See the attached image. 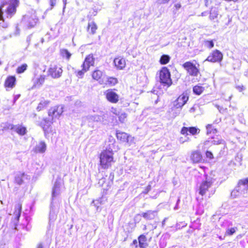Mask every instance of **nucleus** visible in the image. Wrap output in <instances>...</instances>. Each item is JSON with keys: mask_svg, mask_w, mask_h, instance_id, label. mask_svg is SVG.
Masks as SVG:
<instances>
[{"mask_svg": "<svg viewBox=\"0 0 248 248\" xmlns=\"http://www.w3.org/2000/svg\"><path fill=\"white\" fill-rule=\"evenodd\" d=\"M113 155L112 150H106L101 152L100 155V163L102 168L107 169L111 166L113 162Z\"/></svg>", "mask_w": 248, "mask_h": 248, "instance_id": "1", "label": "nucleus"}, {"mask_svg": "<svg viewBox=\"0 0 248 248\" xmlns=\"http://www.w3.org/2000/svg\"><path fill=\"white\" fill-rule=\"evenodd\" d=\"M94 63V58L93 54H89L86 56L84 62L81 65L82 69L80 70H75V73L77 77L82 78L84 74L87 72L91 66Z\"/></svg>", "mask_w": 248, "mask_h": 248, "instance_id": "2", "label": "nucleus"}, {"mask_svg": "<svg viewBox=\"0 0 248 248\" xmlns=\"http://www.w3.org/2000/svg\"><path fill=\"white\" fill-rule=\"evenodd\" d=\"M248 190V178L239 180L237 186L232 191L231 195L235 198L239 195L246 193Z\"/></svg>", "mask_w": 248, "mask_h": 248, "instance_id": "3", "label": "nucleus"}, {"mask_svg": "<svg viewBox=\"0 0 248 248\" xmlns=\"http://www.w3.org/2000/svg\"><path fill=\"white\" fill-rule=\"evenodd\" d=\"M159 79L160 83L164 86H166L167 88H168L172 84L170 74L167 67H163L160 71Z\"/></svg>", "mask_w": 248, "mask_h": 248, "instance_id": "4", "label": "nucleus"}, {"mask_svg": "<svg viewBox=\"0 0 248 248\" xmlns=\"http://www.w3.org/2000/svg\"><path fill=\"white\" fill-rule=\"evenodd\" d=\"M63 189V184L61 180H56L52 189V200H54L61 194Z\"/></svg>", "mask_w": 248, "mask_h": 248, "instance_id": "5", "label": "nucleus"}, {"mask_svg": "<svg viewBox=\"0 0 248 248\" xmlns=\"http://www.w3.org/2000/svg\"><path fill=\"white\" fill-rule=\"evenodd\" d=\"M183 66L190 76L197 77L200 73L199 69L195 65L190 62L184 63Z\"/></svg>", "mask_w": 248, "mask_h": 248, "instance_id": "6", "label": "nucleus"}, {"mask_svg": "<svg viewBox=\"0 0 248 248\" xmlns=\"http://www.w3.org/2000/svg\"><path fill=\"white\" fill-rule=\"evenodd\" d=\"M62 72V68L56 65H51L48 70V75L54 78H60Z\"/></svg>", "mask_w": 248, "mask_h": 248, "instance_id": "7", "label": "nucleus"}, {"mask_svg": "<svg viewBox=\"0 0 248 248\" xmlns=\"http://www.w3.org/2000/svg\"><path fill=\"white\" fill-rule=\"evenodd\" d=\"M18 0H11L10 4L6 11V15L7 18H11L16 13V8L18 6Z\"/></svg>", "mask_w": 248, "mask_h": 248, "instance_id": "8", "label": "nucleus"}, {"mask_svg": "<svg viewBox=\"0 0 248 248\" xmlns=\"http://www.w3.org/2000/svg\"><path fill=\"white\" fill-rule=\"evenodd\" d=\"M107 99L112 103H116L119 99V96L111 89H108L104 92Z\"/></svg>", "mask_w": 248, "mask_h": 248, "instance_id": "9", "label": "nucleus"}, {"mask_svg": "<svg viewBox=\"0 0 248 248\" xmlns=\"http://www.w3.org/2000/svg\"><path fill=\"white\" fill-rule=\"evenodd\" d=\"M22 210V204L20 203L16 204L15 206L14 211L13 212V216L14 218L12 219V221L15 226H16L18 222L19 217H20Z\"/></svg>", "mask_w": 248, "mask_h": 248, "instance_id": "10", "label": "nucleus"}, {"mask_svg": "<svg viewBox=\"0 0 248 248\" xmlns=\"http://www.w3.org/2000/svg\"><path fill=\"white\" fill-rule=\"evenodd\" d=\"M188 97L186 95L182 94L173 102V106L176 108H181L186 103Z\"/></svg>", "mask_w": 248, "mask_h": 248, "instance_id": "11", "label": "nucleus"}, {"mask_svg": "<svg viewBox=\"0 0 248 248\" xmlns=\"http://www.w3.org/2000/svg\"><path fill=\"white\" fill-rule=\"evenodd\" d=\"M63 107L62 106H56L49 109L48 115L52 117V118H57L60 116L63 112Z\"/></svg>", "mask_w": 248, "mask_h": 248, "instance_id": "12", "label": "nucleus"}, {"mask_svg": "<svg viewBox=\"0 0 248 248\" xmlns=\"http://www.w3.org/2000/svg\"><path fill=\"white\" fill-rule=\"evenodd\" d=\"M206 135L209 137V138L214 139L217 136V130L216 126L214 123L213 124H208L206 126Z\"/></svg>", "mask_w": 248, "mask_h": 248, "instance_id": "13", "label": "nucleus"}, {"mask_svg": "<svg viewBox=\"0 0 248 248\" xmlns=\"http://www.w3.org/2000/svg\"><path fill=\"white\" fill-rule=\"evenodd\" d=\"M7 128L13 130L20 135H24L26 133L27 131L25 127L19 124L13 125L12 124H8Z\"/></svg>", "mask_w": 248, "mask_h": 248, "instance_id": "14", "label": "nucleus"}, {"mask_svg": "<svg viewBox=\"0 0 248 248\" xmlns=\"http://www.w3.org/2000/svg\"><path fill=\"white\" fill-rule=\"evenodd\" d=\"M46 78V76L44 75H43L37 77H35L34 78H33L32 81L33 84L32 88L40 87L44 84Z\"/></svg>", "mask_w": 248, "mask_h": 248, "instance_id": "15", "label": "nucleus"}, {"mask_svg": "<svg viewBox=\"0 0 248 248\" xmlns=\"http://www.w3.org/2000/svg\"><path fill=\"white\" fill-rule=\"evenodd\" d=\"M118 82L117 78L112 77L103 78L99 81L100 84L106 85L114 86Z\"/></svg>", "mask_w": 248, "mask_h": 248, "instance_id": "16", "label": "nucleus"}, {"mask_svg": "<svg viewBox=\"0 0 248 248\" xmlns=\"http://www.w3.org/2000/svg\"><path fill=\"white\" fill-rule=\"evenodd\" d=\"M212 184V182L209 180L202 182L200 186L199 194L202 196L204 195Z\"/></svg>", "mask_w": 248, "mask_h": 248, "instance_id": "17", "label": "nucleus"}, {"mask_svg": "<svg viewBox=\"0 0 248 248\" xmlns=\"http://www.w3.org/2000/svg\"><path fill=\"white\" fill-rule=\"evenodd\" d=\"M190 159L194 163H198L200 162L202 159L201 154L197 151L192 152L190 155Z\"/></svg>", "mask_w": 248, "mask_h": 248, "instance_id": "18", "label": "nucleus"}, {"mask_svg": "<svg viewBox=\"0 0 248 248\" xmlns=\"http://www.w3.org/2000/svg\"><path fill=\"white\" fill-rule=\"evenodd\" d=\"M230 223L228 221L226 220L224 221L221 225L224 227H227L226 231V234L228 235H233L237 230L236 227H233L229 228Z\"/></svg>", "mask_w": 248, "mask_h": 248, "instance_id": "19", "label": "nucleus"}, {"mask_svg": "<svg viewBox=\"0 0 248 248\" xmlns=\"http://www.w3.org/2000/svg\"><path fill=\"white\" fill-rule=\"evenodd\" d=\"M115 66L119 69H122L125 66V59L123 58H116L114 60Z\"/></svg>", "mask_w": 248, "mask_h": 248, "instance_id": "20", "label": "nucleus"}, {"mask_svg": "<svg viewBox=\"0 0 248 248\" xmlns=\"http://www.w3.org/2000/svg\"><path fill=\"white\" fill-rule=\"evenodd\" d=\"M5 5L4 2H2L0 6V26L3 28H6L8 26V24L7 22H5L4 19L3 17V8Z\"/></svg>", "mask_w": 248, "mask_h": 248, "instance_id": "21", "label": "nucleus"}, {"mask_svg": "<svg viewBox=\"0 0 248 248\" xmlns=\"http://www.w3.org/2000/svg\"><path fill=\"white\" fill-rule=\"evenodd\" d=\"M16 80V79L15 77H8L5 81V86L6 87L13 88L15 86Z\"/></svg>", "mask_w": 248, "mask_h": 248, "instance_id": "22", "label": "nucleus"}, {"mask_svg": "<svg viewBox=\"0 0 248 248\" xmlns=\"http://www.w3.org/2000/svg\"><path fill=\"white\" fill-rule=\"evenodd\" d=\"M46 148V144L45 142L41 141L35 147V152L36 153H43Z\"/></svg>", "mask_w": 248, "mask_h": 248, "instance_id": "23", "label": "nucleus"}, {"mask_svg": "<svg viewBox=\"0 0 248 248\" xmlns=\"http://www.w3.org/2000/svg\"><path fill=\"white\" fill-rule=\"evenodd\" d=\"M157 212L155 211H148L146 213H142V216L146 219H153L156 215Z\"/></svg>", "mask_w": 248, "mask_h": 248, "instance_id": "24", "label": "nucleus"}, {"mask_svg": "<svg viewBox=\"0 0 248 248\" xmlns=\"http://www.w3.org/2000/svg\"><path fill=\"white\" fill-rule=\"evenodd\" d=\"M116 137L117 139L122 142L128 141V136L126 133L121 131H117Z\"/></svg>", "mask_w": 248, "mask_h": 248, "instance_id": "25", "label": "nucleus"}, {"mask_svg": "<svg viewBox=\"0 0 248 248\" xmlns=\"http://www.w3.org/2000/svg\"><path fill=\"white\" fill-rule=\"evenodd\" d=\"M138 240L140 248H146L147 246V238L144 235H140L138 238Z\"/></svg>", "mask_w": 248, "mask_h": 248, "instance_id": "26", "label": "nucleus"}, {"mask_svg": "<svg viewBox=\"0 0 248 248\" xmlns=\"http://www.w3.org/2000/svg\"><path fill=\"white\" fill-rule=\"evenodd\" d=\"M97 29L96 24L94 21H91L88 23V31L90 33L94 34Z\"/></svg>", "mask_w": 248, "mask_h": 248, "instance_id": "27", "label": "nucleus"}, {"mask_svg": "<svg viewBox=\"0 0 248 248\" xmlns=\"http://www.w3.org/2000/svg\"><path fill=\"white\" fill-rule=\"evenodd\" d=\"M24 177V173L21 172H18L15 176V182L19 185L24 183V179H23Z\"/></svg>", "mask_w": 248, "mask_h": 248, "instance_id": "28", "label": "nucleus"}, {"mask_svg": "<svg viewBox=\"0 0 248 248\" xmlns=\"http://www.w3.org/2000/svg\"><path fill=\"white\" fill-rule=\"evenodd\" d=\"M205 61L215 62L217 61V50H214L210 55L208 56Z\"/></svg>", "mask_w": 248, "mask_h": 248, "instance_id": "29", "label": "nucleus"}, {"mask_svg": "<svg viewBox=\"0 0 248 248\" xmlns=\"http://www.w3.org/2000/svg\"><path fill=\"white\" fill-rule=\"evenodd\" d=\"M87 119L89 122H99L101 121L102 117L100 116L97 115H88L86 117Z\"/></svg>", "mask_w": 248, "mask_h": 248, "instance_id": "30", "label": "nucleus"}, {"mask_svg": "<svg viewBox=\"0 0 248 248\" xmlns=\"http://www.w3.org/2000/svg\"><path fill=\"white\" fill-rule=\"evenodd\" d=\"M102 76V72L101 71L99 70H95L92 74L93 78L96 80H100L101 77Z\"/></svg>", "mask_w": 248, "mask_h": 248, "instance_id": "31", "label": "nucleus"}, {"mask_svg": "<svg viewBox=\"0 0 248 248\" xmlns=\"http://www.w3.org/2000/svg\"><path fill=\"white\" fill-rule=\"evenodd\" d=\"M204 88L200 85H196L193 88V91L194 93L197 95H200L203 91Z\"/></svg>", "mask_w": 248, "mask_h": 248, "instance_id": "32", "label": "nucleus"}, {"mask_svg": "<svg viewBox=\"0 0 248 248\" xmlns=\"http://www.w3.org/2000/svg\"><path fill=\"white\" fill-rule=\"evenodd\" d=\"M48 104L49 101H48L44 100L41 101L37 108V110L38 111H40L42 110L43 109L46 108V107Z\"/></svg>", "mask_w": 248, "mask_h": 248, "instance_id": "33", "label": "nucleus"}, {"mask_svg": "<svg viewBox=\"0 0 248 248\" xmlns=\"http://www.w3.org/2000/svg\"><path fill=\"white\" fill-rule=\"evenodd\" d=\"M217 144H218V148H219L223 149V151L221 150L220 152H219V154L220 155H223L224 154V152H225V150L226 149V147H225V146L224 144V141L222 140H218Z\"/></svg>", "mask_w": 248, "mask_h": 248, "instance_id": "34", "label": "nucleus"}, {"mask_svg": "<svg viewBox=\"0 0 248 248\" xmlns=\"http://www.w3.org/2000/svg\"><path fill=\"white\" fill-rule=\"evenodd\" d=\"M51 124V121L49 120L44 119L43 122H41V126L45 131L47 128Z\"/></svg>", "mask_w": 248, "mask_h": 248, "instance_id": "35", "label": "nucleus"}, {"mask_svg": "<svg viewBox=\"0 0 248 248\" xmlns=\"http://www.w3.org/2000/svg\"><path fill=\"white\" fill-rule=\"evenodd\" d=\"M170 60L169 56L167 55H163L160 59V62L162 64H166L169 62Z\"/></svg>", "mask_w": 248, "mask_h": 248, "instance_id": "36", "label": "nucleus"}, {"mask_svg": "<svg viewBox=\"0 0 248 248\" xmlns=\"http://www.w3.org/2000/svg\"><path fill=\"white\" fill-rule=\"evenodd\" d=\"M61 54L62 57L69 60L71 56V54L66 49L61 50Z\"/></svg>", "mask_w": 248, "mask_h": 248, "instance_id": "37", "label": "nucleus"}, {"mask_svg": "<svg viewBox=\"0 0 248 248\" xmlns=\"http://www.w3.org/2000/svg\"><path fill=\"white\" fill-rule=\"evenodd\" d=\"M28 65L27 64L24 63L20 66H18L16 69V72L18 74H21L26 70Z\"/></svg>", "mask_w": 248, "mask_h": 248, "instance_id": "38", "label": "nucleus"}, {"mask_svg": "<svg viewBox=\"0 0 248 248\" xmlns=\"http://www.w3.org/2000/svg\"><path fill=\"white\" fill-rule=\"evenodd\" d=\"M188 131L190 134L194 135L199 134L200 132V129L196 127H188Z\"/></svg>", "mask_w": 248, "mask_h": 248, "instance_id": "39", "label": "nucleus"}, {"mask_svg": "<svg viewBox=\"0 0 248 248\" xmlns=\"http://www.w3.org/2000/svg\"><path fill=\"white\" fill-rule=\"evenodd\" d=\"M231 97L232 95L230 94L229 91L226 92L225 93H223L222 94L221 98L223 99L225 101H230Z\"/></svg>", "mask_w": 248, "mask_h": 248, "instance_id": "40", "label": "nucleus"}, {"mask_svg": "<svg viewBox=\"0 0 248 248\" xmlns=\"http://www.w3.org/2000/svg\"><path fill=\"white\" fill-rule=\"evenodd\" d=\"M180 108H176L173 107V108L171 109V116L173 118H175L177 116H178L180 112Z\"/></svg>", "mask_w": 248, "mask_h": 248, "instance_id": "41", "label": "nucleus"}, {"mask_svg": "<svg viewBox=\"0 0 248 248\" xmlns=\"http://www.w3.org/2000/svg\"><path fill=\"white\" fill-rule=\"evenodd\" d=\"M235 88L236 90H237L239 92H241L246 90V87L242 84L240 83H235Z\"/></svg>", "mask_w": 248, "mask_h": 248, "instance_id": "42", "label": "nucleus"}, {"mask_svg": "<svg viewBox=\"0 0 248 248\" xmlns=\"http://www.w3.org/2000/svg\"><path fill=\"white\" fill-rule=\"evenodd\" d=\"M217 17V13L216 12L215 8H212L210 11V18L213 20Z\"/></svg>", "mask_w": 248, "mask_h": 248, "instance_id": "43", "label": "nucleus"}, {"mask_svg": "<svg viewBox=\"0 0 248 248\" xmlns=\"http://www.w3.org/2000/svg\"><path fill=\"white\" fill-rule=\"evenodd\" d=\"M126 118V114L125 113H121L119 116V121L122 123H124V122Z\"/></svg>", "mask_w": 248, "mask_h": 248, "instance_id": "44", "label": "nucleus"}, {"mask_svg": "<svg viewBox=\"0 0 248 248\" xmlns=\"http://www.w3.org/2000/svg\"><path fill=\"white\" fill-rule=\"evenodd\" d=\"M188 131V128L186 127H183L181 131V133L183 135H188L187 131Z\"/></svg>", "mask_w": 248, "mask_h": 248, "instance_id": "45", "label": "nucleus"}, {"mask_svg": "<svg viewBox=\"0 0 248 248\" xmlns=\"http://www.w3.org/2000/svg\"><path fill=\"white\" fill-rule=\"evenodd\" d=\"M56 218V215L54 213L50 212L49 215V220L50 221H53Z\"/></svg>", "mask_w": 248, "mask_h": 248, "instance_id": "46", "label": "nucleus"}, {"mask_svg": "<svg viewBox=\"0 0 248 248\" xmlns=\"http://www.w3.org/2000/svg\"><path fill=\"white\" fill-rule=\"evenodd\" d=\"M206 45L210 48L214 46V43L212 41H208L206 42Z\"/></svg>", "mask_w": 248, "mask_h": 248, "instance_id": "47", "label": "nucleus"}, {"mask_svg": "<svg viewBox=\"0 0 248 248\" xmlns=\"http://www.w3.org/2000/svg\"><path fill=\"white\" fill-rule=\"evenodd\" d=\"M206 156L207 158H209L210 159H212L213 158V154L210 151H207L206 152Z\"/></svg>", "mask_w": 248, "mask_h": 248, "instance_id": "48", "label": "nucleus"}, {"mask_svg": "<svg viewBox=\"0 0 248 248\" xmlns=\"http://www.w3.org/2000/svg\"><path fill=\"white\" fill-rule=\"evenodd\" d=\"M24 177L23 179H24V183L26 182V181H29L31 178L30 176L25 174V173H24Z\"/></svg>", "mask_w": 248, "mask_h": 248, "instance_id": "49", "label": "nucleus"}, {"mask_svg": "<svg viewBox=\"0 0 248 248\" xmlns=\"http://www.w3.org/2000/svg\"><path fill=\"white\" fill-rule=\"evenodd\" d=\"M57 0H49V4L51 6V9L53 8V7L56 5Z\"/></svg>", "mask_w": 248, "mask_h": 248, "instance_id": "50", "label": "nucleus"}, {"mask_svg": "<svg viewBox=\"0 0 248 248\" xmlns=\"http://www.w3.org/2000/svg\"><path fill=\"white\" fill-rule=\"evenodd\" d=\"M222 54L219 50H218V62H220L222 60Z\"/></svg>", "mask_w": 248, "mask_h": 248, "instance_id": "51", "label": "nucleus"}, {"mask_svg": "<svg viewBox=\"0 0 248 248\" xmlns=\"http://www.w3.org/2000/svg\"><path fill=\"white\" fill-rule=\"evenodd\" d=\"M151 189V186L150 185H148L143 192L144 194H147Z\"/></svg>", "mask_w": 248, "mask_h": 248, "instance_id": "52", "label": "nucleus"}, {"mask_svg": "<svg viewBox=\"0 0 248 248\" xmlns=\"http://www.w3.org/2000/svg\"><path fill=\"white\" fill-rule=\"evenodd\" d=\"M174 7L176 10H179L181 7V5L180 3H177L174 4Z\"/></svg>", "mask_w": 248, "mask_h": 248, "instance_id": "53", "label": "nucleus"}, {"mask_svg": "<svg viewBox=\"0 0 248 248\" xmlns=\"http://www.w3.org/2000/svg\"><path fill=\"white\" fill-rule=\"evenodd\" d=\"M37 19H33V21L31 23H30V25L31 27H33L35 24L37 22Z\"/></svg>", "mask_w": 248, "mask_h": 248, "instance_id": "54", "label": "nucleus"}, {"mask_svg": "<svg viewBox=\"0 0 248 248\" xmlns=\"http://www.w3.org/2000/svg\"><path fill=\"white\" fill-rule=\"evenodd\" d=\"M66 0H62L63 3V12H64V10L66 7Z\"/></svg>", "mask_w": 248, "mask_h": 248, "instance_id": "55", "label": "nucleus"}, {"mask_svg": "<svg viewBox=\"0 0 248 248\" xmlns=\"http://www.w3.org/2000/svg\"><path fill=\"white\" fill-rule=\"evenodd\" d=\"M170 0H159L160 3H166L169 2Z\"/></svg>", "mask_w": 248, "mask_h": 248, "instance_id": "56", "label": "nucleus"}, {"mask_svg": "<svg viewBox=\"0 0 248 248\" xmlns=\"http://www.w3.org/2000/svg\"><path fill=\"white\" fill-rule=\"evenodd\" d=\"M133 245H135L136 247H137V246H138V241L137 240H134L133 241V243H132Z\"/></svg>", "mask_w": 248, "mask_h": 248, "instance_id": "57", "label": "nucleus"}, {"mask_svg": "<svg viewBox=\"0 0 248 248\" xmlns=\"http://www.w3.org/2000/svg\"><path fill=\"white\" fill-rule=\"evenodd\" d=\"M20 95H17L15 97L14 102H15L19 97Z\"/></svg>", "mask_w": 248, "mask_h": 248, "instance_id": "58", "label": "nucleus"}, {"mask_svg": "<svg viewBox=\"0 0 248 248\" xmlns=\"http://www.w3.org/2000/svg\"><path fill=\"white\" fill-rule=\"evenodd\" d=\"M186 141V140H183V138H180V140H179V141H180V142H181V143H184V142H185V141Z\"/></svg>", "mask_w": 248, "mask_h": 248, "instance_id": "59", "label": "nucleus"}, {"mask_svg": "<svg viewBox=\"0 0 248 248\" xmlns=\"http://www.w3.org/2000/svg\"><path fill=\"white\" fill-rule=\"evenodd\" d=\"M244 75L247 77V78H248V71H246L244 73Z\"/></svg>", "mask_w": 248, "mask_h": 248, "instance_id": "60", "label": "nucleus"}, {"mask_svg": "<svg viewBox=\"0 0 248 248\" xmlns=\"http://www.w3.org/2000/svg\"><path fill=\"white\" fill-rule=\"evenodd\" d=\"M112 112L113 113H114V114H117V113H116V110L115 109L113 108H112Z\"/></svg>", "mask_w": 248, "mask_h": 248, "instance_id": "61", "label": "nucleus"}, {"mask_svg": "<svg viewBox=\"0 0 248 248\" xmlns=\"http://www.w3.org/2000/svg\"><path fill=\"white\" fill-rule=\"evenodd\" d=\"M37 248H43V246L42 244H40L38 245Z\"/></svg>", "mask_w": 248, "mask_h": 248, "instance_id": "62", "label": "nucleus"}, {"mask_svg": "<svg viewBox=\"0 0 248 248\" xmlns=\"http://www.w3.org/2000/svg\"><path fill=\"white\" fill-rule=\"evenodd\" d=\"M166 218H165L163 221H162V225H164L165 223Z\"/></svg>", "mask_w": 248, "mask_h": 248, "instance_id": "63", "label": "nucleus"}, {"mask_svg": "<svg viewBox=\"0 0 248 248\" xmlns=\"http://www.w3.org/2000/svg\"><path fill=\"white\" fill-rule=\"evenodd\" d=\"M92 204H93V205L96 206V205L95 204V202L94 201H93V202L92 203Z\"/></svg>", "mask_w": 248, "mask_h": 248, "instance_id": "64", "label": "nucleus"}]
</instances>
